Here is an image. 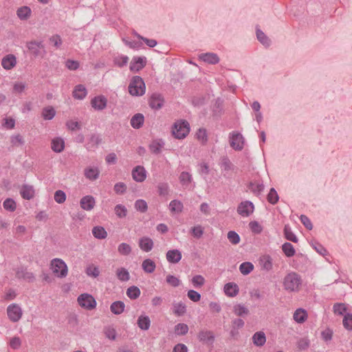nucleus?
I'll list each match as a JSON object with an SVG mask.
<instances>
[{
    "instance_id": "f257e3e1",
    "label": "nucleus",
    "mask_w": 352,
    "mask_h": 352,
    "mask_svg": "<svg viewBox=\"0 0 352 352\" xmlns=\"http://www.w3.org/2000/svg\"><path fill=\"white\" fill-rule=\"evenodd\" d=\"M302 283L301 276L294 272L288 273L283 282L284 289L288 292H298Z\"/></svg>"
},
{
    "instance_id": "f03ea898",
    "label": "nucleus",
    "mask_w": 352,
    "mask_h": 352,
    "mask_svg": "<svg viewBox=\"0 0 352 352\" xmlns=\"http://www.w3.org/2000/svg\"><path fill=\"white\" fill-rule=\"evenodd\" d=\"M146 86L143 79L138 76L133 77L129 85L130 94L140 96L144 94Z\"/></svg>"
},
{
    "instance_id": "7ed1b4c3",
    "label": "nucleus",
    "mask_w": 352,
    "mask_h": 352,
    "mask_svg": "<svg viewBox=\"0 0 352 352\" xmlns=\"http://www.w3.org/2000/svg\"><path fill=\"white\" fill-rule=\"evenodd\" d=\"M190 126L186 120H179L175 122L172 133L175 138L184 139L189 133Z\"/></svg>"
},
{
    "instance_id": "20e7f679",
    "label": "nucleus",
    "mask_w": 352,
    "mask_h": 352,
    "mask_svg": "<svg viewBox=\"0 0 352 352\" xmlns=\"http://www.w3.org/2000/svg\"><path fill=\"white\" fill-rule=\"evenodd\" d=\"M51 269L58 278H64L67 275V266L60 258H54L51 261Z\"/></svg>"
},
{
    "instance_id": "39448f33",
    "label": "nucleus",
    "mask_w": 352,
    "mask_h": 352,
    "mask_svg": "<svg viewBox=\"0 0 352 352\" xmlns=\"http://www.w3.org/2000/svg\"><path fill=\"white\" fill-rule=\"evenodd\" d=\"M26 47L34 57H44L46 54L43 41H31L26 43Z\"/></svg>"
},
{
    "instance_id": "423d86ee",
    "label": "nucleus",
    "mask_w": 352,
    "mask_h": 352,
    "mask_svg": "<svg viewBox=\"0 0 352 352\" xmlns=\"http://www.w3.org/2000/svg\"><path fill=\"white\" fill-rule=\"evenodd\" d=\"M79 305L87 310H92L96 307L97 302L95 298L89 294H82L78 297Z\"/></svg>"
},
{
    "instance_id": "0eeeda50",
    "label": "nucleus",
    "mask_w": 352,
    "mask_h": 352,
    "mask_svg": "<svg viewBox=\"0 0 352 352\" xmlns=\"http://www.w3.org/2000/svg\"><path fill=\"white\" fill-rule=\"evenodd\" d=\"M7 315L12 322H16L21 318L23 311L18 304L12 303L7 307Z\"/></svg>"
},
{
    "instance_id": "6e6552de",
    "label": "nucleus",
    "mask_w": 352,
    "mask_h": 352,
    "mask_svg": "<svg viewBox=\"0 0 352 352\" xmlns=\"http://www.w3.org/2000/svg\"><path fill=\"white\" fill-rule=\"evenodd\" d=\"M230 144L231 147L236 151H241L244 146V138L239 132L230 133Z\"/></svg>"
},
{
    "instance_id": "1a4fd4ad",
    "label": "nucleus",
    "mask_w": 352,
    "mask_h": 352,
    "mask_svg": "<svg viewBox=\"0 0 352 352\" xmlns=\"http://www.w3.org/2000/svg\"><path fill=\"white\" fill-rule=\"evenodd\" d=\"M254 206L252 201H244L241 202L237 207V212L243 217H248L254 212Z\"/></svg>"
},
{
    "instance_id": "9d476101",
    "label": "nucleus",
    "mask_w": 352,
    "mask_h": 352,
    "mask_svg": "<svg viewBox=\"0 0 352 352\" xmlns=\"http://www.w3.org/2000/svg\"><path fill=\"white\" fill-rule=\"evenodd\" d=\"M198 340L208 345H212L214 341V335L212 331L201 330L197 334Z\"/></svg>"
},
{
    "instance_id": "9b49d317",
    "label": "nucleus",
    "mask_w": 352,
    "mask_h": 352,
    "mask_svg": "<svg viewBox=\"0 0 352 352\" xmlns=\"http://www.w3.org/2000/svg\"><path fill=\"white\" fill-rule=\"evenodd\" d=\"M164 103V99L162 94L154 93L149 99V106L155 110L160 109Z\"/></svg>"
},
{
    "instance_id": "f8f14e48",
    "label": "nucleus",
    "mask_w": 352,
    "mask_h": 352,
    "mask_svg": "<svg viewBox=\"0 0 352 352\" xmlns=\"http://www.w3.org/2000/svg\"><path fill=\"white\" fill-rule=\"evenodd\" d=\"M132 177L137 182H142L146 178V171L144 166H137L132 170Z\"/></svg>"
},
{
    "instance_id": "ddd939ff",
    "label": "nucleus",
    "mask_w": 352,
    "mask_h": 352,
    "mask_svg": "<svg viewBox=\"0 0 352 352\" xmlns=\"http://www.w3.org/2000/svg\"><path fill=\"white\" fill-rule=\"evenodd\" d=\"M107 104V100L104 96H96L91 100V107L98 111L104 109Z\"/></svg>"
},
{
    "instance_id": "4468645a",
    "label": "nucleus",
    "mask_w": 352,
    "mask_h": 352,
    "mask_svg": "<svg viewBox=\"0 0 352 352\" xmlns=\"http://www.w3.org/2000/svg\"><path fill=\"white\" fill-rule=\"evenodd\" d=\"M146 64V57H134L130 64V69L132 72H139Z\"/></svg>"
},
{
    "instance_id": "2eb2a0df",
    "label": "nucleus",
    "mask_w": 352,
    "mask_h": 352,
    "mask_svg": "<svg viewBox=\"0 0 352 352\" xmlns=\"http://www.w3.org/2000/svg\"><path fill=\"white\" fill-rule=\"evenodd\" d=\"M16 277L19 279H23L28 282H33L35 276L33 273L28 272L26 268H18L16 271Z\"/></svg>"
},
{
    "instance_id": "dca6fc26",
    "label": "nucleus",
    "mask_w": 352,
    "mask_h": 352,
    "mask_svg": "<svg viewBox=\"0 0 352 352\" xmlns=\"http://www.w3.org/2000/svg\"><path fill=\"white\" fill-rule=\"evenodd\" d=\"M16 63V58L14 54H8L1 60V65L6 70H10L14 67Z\"/></svg>"
},
{
    "instance_id": "f3484780",
    "label": "nucleus",
    "mask_w": 352,
    "mask_h": 352,
    "mask_svg": "<svg viewBox=\"0 0 352 352\" xmlns=\"http://www.w3.org/2000/svg\"><path fill=\"white\" fill-rule=\"evenodd\" d=\"M272 261L273 260L270 255L265 254L260 257L258 262L262 270L269 272L273 267Z\"/></svg>"
},
{
    "instance_id": "a211bd4d",
    "label": "nucleus",
    "mask_w": 352,
    "mask_h": 352,
    "mask_svg": "<svg viewBox=\"0 0 352 352\" xmlns=\"http://www.w3.org/2000/svg\"><path fill=\"white\" fill-rule=\"evenodd\" d=\"M95 199L91 195L83 197L80 201V207L85 210H92L95 206Z\"/></svg>"
},
{
    "instance_id": "6ab92c4d",
    "label": "nucleus",
    "mask_w": 352,
    "mask_h": 352,
    "mask_svg": "<svg viewBox=\"0 0 352 352\" xmlns=\"http://www.w3.org/2000/svg\"><path fill=\"white\" fill-rule=\"evenodd\" d=\"M84 175L87 179L94 181L98 179L100 170L98 167L89 166L85 169Z\"/></svg>"
},
{
    "instance_id": "aec40b11",
    "label": "nucleus",
    "mask_w": 352,
    "mask_h": 352,
    "mask_svg": "<svg viewBox=\"0 0 352 352\" xmlns=\"http://www.w3.org/2000/svg\"><path fill=\"white\" fill-rule=\"evenodd\" d=\"M166 259L170 263H177L182 259V252L178 250H170L166 252Z\"/></svg>"
},
{
    "instance_id": "412c9836",
    "label": "nucleus",
    "mask_w": 352,
    "mask_h": 352,
    "mask_svg": "<svg viewBox=\"0 0 352 352\" xmlns=\"http://www.w3.org/2000/svg\"><path fill=\"white\" fill-rule=\"evenodd\" d=\"M199 59L209 64L215 65L219 62V58L214 53H204L199 55Z\"/></svg>"
},
{
    "instance_id": "4be33fe9",
    "label": "nucleus",
    "mask_w": 352,
    "mask_h": 352,
    "mask_svg": "<svg viewBox=\"0 0 352 352\" xmlns=\"http://www.w3.org/2000/svg\"><path fill=\"white\" fill-rule=\"evenodd\" d=\"M51 148L55 153H60L65 148V141L63 138L58 137L52 140Z\"/></svg>"
},
{
    "instance_id": "5701e85b",
    "label": "nucleus",
    "mask_w": 352,
    "mask_h": 352,
    "mask_svg": "<svg viewBox=\"0 0 352 352\" xmlns=\"http://www.w3.org/2000/svg\"><path fill=\"white\" fill-rule=\"evenodd\" d=\"M20 193L23 199L30 200L34 196V189L32 186L25 184L22 186Z\"/></svg>"
},
{
    "instance_id": "b1692460",
    "label": "nucleus",
    "mask_w": 352,
    "mask_h": 352,
    "mask_svg": "<svg viewBox=\"0 0 352 352\" xmlns=\"http://www.w3.org/2000/svg\"><path fill=\"white\" fill-rule=\"evenodd\" d=\"M144 122V116L142 113L135 114L131 119L130 123L133 129H138L141 128Z\"/></svg>"
},
{
    "instance_id": "393cba45",
    "label": "nucleus",
    "mask_w": 352,
    "mask_h": 352,
    "mask_svg": "<svg viewBox=\"0 0 352 352\" xmlns=\"http://www.w3.org/2000/svg\"><path fill=\"white\" fill-rule=\"evenodd\" d=\"M164 146V142L162 140H155L149 144V149L152 153L157 155L162 152Z\"/></svg>"
},
{
    "instance_id": "a878e982",
    "label": "nucleus",
    "mask_w": 352,
    "mask_h": 352,
    "mask_svg": "<svg viewBox=\"0 0 352 352\" xmlns=\"http://www.w3.org/2000/svg\"><path fill=\"white\" fill-rule=\"evenodd\" d=\"M224 292L227 296L234 297L239 293L238 285L233 283H226L224 286Z\"/></svg>"
},
{
    "instance_id": "bb28decb",
    "label": "nucleus",
    "mask_w": 352,
    "mask_h": 352,
    "mask_svg": "<svg viewBox=\"0 0 352 352\" xmlns=\"http://www.w3.org/2000/svg\"><path fill=\"white\" fill-rule=\"evenodd\" d=\"M252 342L256 346H263L266 342L265 334L263 331H257L252 336Z\"/></svg>"
},
{
    "instance_id": "cd10ccee",
    "label": "nucleus",
    "mask_w": 352,
    "mask_h": 352,
    "mask_svg": "<svg viewBox=\"0 0 352 352\" xmlns=\"http://www.w3.org/2000/svg\"><path fill=\"white\" fill-rule=\"evenodd\" d=\"M87 94V89L82 85H76L73 91V97L78 100H82Z\"/></svg>"
},
{
    "instance_id": "c85d7f7f",
    "label": "nucleus",
    "mask_w": 352,
    "mask_h": 352,
    "mask_svg": "<svg viewBox=\"0 0 352 352\" xmlns=\"http://www.w3.org/2000/svg\"><path fill=\"white\" fill-rule=\"evenodd\" d=\"M139 246L142 250L148 252L153 249V242L148 237H143L140 240Z\"/></svg>"
},
{
    "instance_id": "c756f323",
    "label": "nucleus",
    "mask_w": 352,
    "mask_h": 352,
    "mask_svg": "<svg viewBox=\"0 0 352 352\" xmlns=\"http://www.w3.org/2000/svg\"><path fill=\"white\" fill-rule=\"evenodd\" d=\"M186 312V306L182 302H173V313L177 316H184Z\"/></svg>"
},
{
    "instance_id": "7c9ffc66",
    "label": "nucleus",
    "mask_w": 352,
    "mask_h": 352,
    "mask_svg": "<svg viewBox=\"0 0 352 352\" xmlns=\"http://www.w3.org/2000/svg\"><path fill=\"white\" fill-rule=\"evenodd\" d=\"M125 305L124 302L117 300L113 302L110 306L111 311L115 315H120L124 311Z\"/></svg>"
},
{
    "instance_id": "2f4dec72",
    "label": "nucleus",
    "mask_w": 352,
    "mask_h": 352,
    "mask_svg": "<svg viewBox=\"0 0 352 352\" xmlns=\"http://www.w3.org/2000/svg\"><path fill=\"white\" fill-rule=\"evenodd\" d=\"M142 267L144 272L151 274L155 271L156 268V264L153 260L146 258L143 261L142 263Z\"/></svg>"
},
{
    "instance_id": "473e14b6",
    "label": "nucleus",
    "mask_w": 352,
    "mask_h": 352,
    "mask_svg": "<svg viewBox=\"0 0 352 352\" xmlns=\"http://www.w3.org/2000/svg\"><path fill=\"white\" fill-rule=\"evenodd\" d=\"M138 326L142 330H148L151 326V320L147 316L141 315L137 322Z\"/></svg>"
},
{
    "instance_id": "72a5a7b5",
    "label": "nucleus",
    "mask_w": 352,
    "mask_h": 352,
    "mask_svg": "<svg viewBox=\"0 0 352 352\" xmlns=\"http://www.w3.org/2000/svg\"><path fill=\"white\" fill-rule=\"evenodd\" d=\"M56 115V111L52 106H47L43 109L41 116L45 120H52Z\"/></svg>"
},
{
    "instance_id": "f704fd0d",
    "label": "nucleus",
    "mask_w": 352,
    "mask_h": 352,
    "mask_svg": "<svg viewBox=\"0 0 352 352\" xmlns=\"http://www.w3.org/2000/svg\"><path fill=\"white\" fill-rule=\"evenodd\" d=\"M233 312L236 316L243 317L248 315L250 311L244 305L236 304L233 307Z\"/></svg>"
},
{
    "instance_id": "c9c22d12",
    "label": "nucleus",
    "mask_w": 352,
    "mask_h": 352,
    "mask_svg": "<svg viewBox=\"0 0 352 352\" xmlns=\"http://www.w3.org/2000/svg\"><path fill=\"white\" fill-rule=\"evenodd\" d=\"M169 208L170 212L173 213H179L182 212L184 205L182 201L177 199H174L170 202Z\"/></svg>"
},
{
    "instance_id": "e433bc0d",
    "label": "nucleus",
    "mask_w": 352,
    "mask_h": 352,
    "mask_svg": "<svg viewBox=\"0 0 352 352\" xmlns=\"http://www.w3.org/2000/svg\"><path fill=\"white\" fill-rule=\"evenodd\" d=\"M94 236L98 239H104L107 236V232L102 226H95L92 229Z\"/></svg>"
},
{
    "instance_id": "4c0bfd02",
    "label": "nucleus",
    "mask_w": 352,
    "mask_h": 352,
    "mask_svg": "<svg viewBox=\"0 0 352 352\" xmlns=\"http://www.w3.org/2000/svg\"><path fill=\"white\" fill-rule=\"evenodd\" d=\"M293 317L296 322L302 323L306 320L307 314L304 309L299 308L295 311Z\"/></svg>"
},
{
    "instance_id": "58836bf2",
    "label": "nucleus",
    "mask_w": 352,
    "mask_h": 352,
    "mask_svg": "<svg viewBox=\"0 0 352 352\" xmlns=\"http://www.w3.org/2000/svg\"><path fill=\"white\" fill-rule=\"evenodd\" d=\"M16 14L21 20H26L30 16L31 9L28 6L21 7L17 10Z\"/></svg>"
},
{
    "instance_id": "ea45409f",
    "label": "nucleus",
    "mask_w": 352,
    "mask_h": 352,
    "mask_svg": "<svg viewBox=\"0 0 352 352\" xmlns=\"http://www.w3.org/2000/svg\"><path fill=\"white\" fill-rule=\"evenodd\" d=\"M221 168L224 171H229L234 169V165L227 156L221 158L219 163Z\"/></svg>"
},
{
    "instance_id": "a19ab883",
    "label": "nucleus",
    "mask_w": 352,
    "mask_h": 352,
    "mask_svg": "<svg viewBox=\"0 0 352 352\" xmlns=\"http://www.w3.org/2000/svg\"><path fill=\"white\" fill-rule=\"evenodd\" d=\"M256 37L258 41L265 47L270 45V39L265 35V34L259 29L256 30Z\"/></svg>"
},
{
    "instance_id": "79ce46f5",
    "label": "nucleus",
    "mask_w": 352,
    "mask_h": 352,
    "mask_svg": "<svg viewBox=\"0 0 352 352\" xmlns=\"http://www.w3.org/2000/svg\"><path fill=\"white\" fill-rule=\"evenodd\" d=\"M140 294V289L136 286H131L126 290V295L131 300L137 299Z\"/></svg>"
},
{
    "instance_id": "37998d69",
    "label": "nucleus",
    "mask_w": 352,
    "mask_h": 352,
    "mask_svg": "<svg viewBox=\"0 0 352 352\" xmlns=\"http://www.w3.org/2000/svg\"><path fill=\"white\" fill-rule=\"evenodd\" d=\"M116 276L121 281H128L130 278V274L128 270L124 267H120L116 270Z\"/></svg>"
},
{
    "instance_id": "c03bdc74",
    "label": "nucleus",
    "mask_w": 352,
    "mask_h": 352,
    "mask_svg": "<svg viewBox=\"0 0 352 352\" xmlns=\"http://www.w3.org/2000/svg\"><path fill=\"white\" fill-rule=\"evenodd\" d=\"M249 190L254 194L258 195L264 190V185L258 182H250L249 184Z\"/></svg>"
},
{
    "instance_id": "a18cd8bd",
    "label": "nucleus",
    "mask_w": 352,
    "mask_h": 352,
    "mask_svg": "<svg viewBox=\"0 0 352 352\" xmlns=\"http://www.w3.org/2000/svg\"><path fill=\"white\" fill-rule=\"evenodd\" d=\"M282 250L287 257L293 256L295 253V249L292 244L289 242H286L282 245Z\"/></svg>"
},
{
    "instance_id": "49530a36",
    "label": "nucleus",
    "mask_w": 352,
    "mask_h": 352,
    "mask_svg": "<svg viewBox=\"0 0 352 352\" xmlns=\"http://www.w3.org/2000/svg\"><path fill=\"white\" fill-rule=\"evenodd\" d=\"M188 326L184 323H179L175 326V333L177 336H184L188 331Z\"/></svg>"
},
{
    "instance_id": "de8ad7c7",
    "label": "nucleus",
    "mask_w": 352,
    "mask_h": 352,
    "mask_svg": "<svg viewBox=\"0 0 352 352\" xmlns=\"http://www.w3.org/2000/svg\"><path fill=\"white\" fill-rule=\"evenodd\" d=\"M284 234L285 237L288 240L294 243L298 242V238L292 231L291 228L288 225H285L284 227Z\"/></svg>"
},
{
    "instance_id": "09e8293b",
    "label": "nucleus",
    "mask_w": 352,
    "mask_h": 352,
    "mask_svg": "<svg viewBox=\"0 0 352 352\" xmlns=\"http://www.w3.org/2000/svg\"><path fill=\"white\" fill-rule=\"evenodd\" d=\"M254 270V265L250 262L242 263L239 266L240 272L243 275L249 274Z\"/></svg>"
},
{
    "instance_id": "8fccbe9b",
    "label": "nucleus",
    "mask_w": 352,
    "mask_h": 352,
    "mask_svg": "<svg viewBox=\"0 0 352 352\" xmlns=\"http://www.w3.org/2000/svg\"><path fill=\"white\" fill-rule=\"evenodd\" d=\"M134 207L136 210L144 213L146 212L148 210V205L145 200L144 199H138L135 201Z\"/></svg>"
},
{
    "instance_id": "3c124183",
    "label": "nucleus",
    "mask_w": 352,
    "mask_h": 352,
    "mask_svg": "<svg viewBox=\"0 0 352 352\" xmlns=\"http://www.w3.org/2000/svg\"><path fill=\"white\" fill-rule=\"evenodd\" d=\"M3 206L5 210L9 212H14L16 208V204L14 199L7 198L3 203Z\"/></svg>"
},
{
    "instance_id": "603ef678",
    "label": "nucleus",
    "mask_w": 352,
    "mask_h": 352,
    "mask_svg": "<svg viewBox=\"0 0 352 352\" xmlns=\"http://www.w3.org/2000/svg\"><path fill=\"white\" fill-rule=\"evenodd\" d=\"M114 211L118 218H124L127 215V209L122 204H117L114 208Z\"/></svg>"
},
{
    "instance_id": "864d4df0",
    "label": "nucleus",
    "mask_w": 352,
    "mask_h": 352,
    "mask_svg": "<svg viewBox=\"0 0 352 352\" xmlns=\"http://www.w3.org/2000/svg\"><path fill=\"white\" fill-rule=\"evenodd\" d=\"M85 272L88 276L97 278L100 274V270L98 267L94 265H89L85 270Z\"/></svg>"
},
{
    "instance_id": "5fc2aeb1",
    "label": "nucleus",
    "mask_w": 352,
    "mask_h": 352,
    "mask_svg": "<svg viewBox=\"0 0 352 352\" xmlns=\"http://www.w3.org/2000/svg\"><path fill=\"white\" fill-rule=\"evenodd\" d=\"M118 252L123 256H127L131 252V246L126 243H120L118 247Z\"/></svg>"
},
{
    "instance_id": "6e6d98bb",
    "label": "nucleus",
    "mask_w": 352,
    "mask_h": 352,
    "mask_svg": "<svg viewBox=\"0 0 352 352\" xmlns=\"http://www.w3.org/2000/svg\"><path fill=\"white\" fill-rule=\"evenodd\" d=\"M179 181L183 186H188L192 181V175L188 172H182L179 175Z\"/></svg>"
},
{
    "instance_id": "4d7b16f0",
    "label": "nucleus",
    "mask_w": 352,
    "mask_h": 352,
    "mask_svg": "<svg viewBox=\"0 0 352 352\" xmlns=\"http://www.w3.org/2000/svg\"><path fill=\"white\" fill-rule=\"evenodd\" d=\"M267 201L274 205L276 204L278 199H279V197H278V195L277 193V192L276 191V190L274 188H272L267 195Z\"/></svg>"
},
{
    "instance_id": "13d9d810",
    "label": "nucleus",
    "mask_w": 352,
    "mask_h": 352,
    "mask_svg": "<svg viewBox=\"0 0 352 352\" xmlns=\"http://www.w3.org/2000/svg\"><path fill=\"white\" fill-rule=\"evenodd\" d=\"M158 194L160 196L165 197L169 193V186L167 183H160L157 185Z\"/></svg>"
},
{
    "instance_id": "bf43d9fd",
    "label": "nucleus",
    "mask_w": 352,
    "mask_h": 352,
    "mask_svg": "<svg viewBox=\"0 0 352 352\" xmlns=\"http://www.w3.org/2000/svg\"><path fill=\"white\" fill-rule=\"evenodd\" d=\"M197 140L201 141L203 144H205L208 141L207 132L205 129L200 128L196 133Z\"/></svg>"
},
{
    "instance_id": "052dcab7",
    "label": "nucleus",
    "mask_w": 352,
    "mask_h": 352,
    "mask_svg": "<svg viewBox=\"0 0 352 352\" xmlns=\"http://www.w3.org/2000/svg\"><path fill=\"white\" fill-rule=\"evenodd\" d=\"M66 194L61 190H58L54 193V200L58 204H63L66 200Z\"/></svg>"
},
{
    "instance_id": "680f3d73",
    "label": "nucleus",
    "mask_w": 352,
    "mask_h": 352,
    "mask_svg": "<svg viewBox=\"0 0 352 352\" xmlns=\"http://www.w3.org/2000/svg\"><path fill=\"white\" fill-rule=\"evenodd\" d=\"M228 239L229 241L233 245H236L240 242V236L234 231H229L228 232Z\"/></svg>"
},
{
    "instance_id": "e2e57ef3",
    "label": "nucleus",
    "mask_w": 352,
    "mask_h": 352,
    "mask_svg": "<svg viewBox=\"0 0 352 352\" xmlns=\"http://www.w3.org/2000/svg\"><path fill=\"white\" fill-rule=\"evenodd\" d=\"M192 283L195 287H200L205 283V278L201 275H196L192 278Z\"/></svg>"
},
{
    "instance_id": "0e129e2a",
    "label": "nucleus",
    "mask_w": 352,
    "mask_h": 352,
    "mask_svg": "<svg viewBox=\"0 0 352 352\" xmlns=\"http://www.w3.org/2000/svg\"><path fill=\"white\" fill-rule=\"evenodd\" d=\"M333 309L334 314L337 315H343L346 311V307L344 303H336Z\"/></svg>"
},
{
    "instance_id": "69168bd1",
    "label": "nucleus",
    "mask_w": 352,
    "mask_h": 352,
    "mask_svg": "<svg viewBox=\"0 0 352 352\" xmlns=\"http://www.w3.org/2000/svg\"><path fill=\"white\" fill-rule=\"evenodd\" d=\"M249 227L252 232L255 234H260L263 230L262 226L256 221H250Z\"/></svg>"
},
{
    "instance_id": "338daca9",
    "label": "nucleus",
    "mask_w": 352,
    "mask_h": 352,
    "mask_svg": "<svg viewBox=\"0 0 352 352\" xmlns=\"http://www.w3.org/2000/svg\"><path fill=\"white\" fill-rule=\"evenodd\" d=\"M166 281L168 284L174 287H178L180 283V280L177 277L170 274L166 276Z\"/></svg>"
},
{
    "instance_id": "774afa93",
    "label": "nucleus",
    "mask_w": 352,
    "mask_h": 352,
    "mask_svg": "<svg viewBox=\"0 0 352 352\" xmlns=\"http://www.w3.org/2000/svg\"><path fill=\"white\" fill-rule=\"evenodd\" d=\"M343 325L347 330L352 331V314H347L343 318Z\"/></svg>"
}]
</instances>
